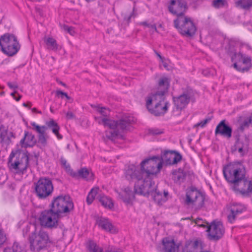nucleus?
Returning <instances> with one entry per match:
<instances>
[{
    "instance_id": "36",
    "label": "nucleus",
    "mask_w": 252,
    "mask_h": 252,
    "mask_svg": "<svg viewBox=\"0 0 252 252\" xmlns=\"http://www.w3.org/2000/svg\"><path fill=\"white\" fill-rule=\"evenodd\" d=\"M8 241V234L2 228H0V249L6 244Z\"/></svg>"
},
{
    "instance_id": "12",
    "label": "nucleus",
    "mask_w": 252,
    "mask_h": 252,
    "mask_svg": "<svg viewBox=\"0 0 252 252\" xmlns=\"http://www.w3.org/2000/svg\"><path fill=\"white\" fill-rule=\"evenodd\" d=\"M152 177L148 182H146V185L142 189H139L138 194L144 196H149L151 195L155 202L158 204H162L165 201V197L162 196V194L157 190V186L153 181Z\"/></svg>"
},
{
    "instance_id": "22",
    "label": "nucleus",
    "mask_w": 252,
    "mask_h": 252,
    "mask_svg": "<svg viewBox=\"0 0 252 252\" xmlns=\"http://www.w3.org/2000/svg\"><path fill=\"white\" fill-rule=\"evenodd\" d=\"M170 6L177 13L182 12L185 14V12L187 9V3L185 0H171L170 4L168 7L169 12Z\"/></svg>"
},
{
    "instance_id": "17",
    "label": "nucleus",
    "mask_w": 252,
    "mask_h": 252,
    "mask_svg": "<svg viewBox=\"0 0 252 252\" xmlns=\"http://www.w3.org/2000/svg\"><path fill=\"white\" fill-rule=\"evenodd\" d=\"M225 122V120H223L217 126L215 134H220L229 139L232 136V129Z\"/></svg>"
},
{
    "instance_id": "34",
    "label": "nucleus",
    "mask_w": 252,
    "mask_h": 252,
    "mask_svg": "<svg viewBox=\"0 0 252 252\" xmlns=\"http://www.w3.org/2000/svg\"><path fill=\"white\" fill-rule=\"evenodd\" d=\"M99 201L101 202L102 206L105 208L108 209H112L113 207L114 204L111 199L106 196H100L99 198Z\"/></svg>"
},
{
    "instance_id": "35",
    "label": "nucleus",
    "mask_w": 252,
    "mask_h": 252,
    "mask_svg": "<svg viewBox=\"0 0 252 252\" xmlns=\"http://www.w3.org/2000/svg\"><path fill=\"white\" fill-rule=\"evenodd\" d=\"M61 164L63 166L67 172H68L72 177L75 176L76 175V174H75V172H74L71 168L70 165L67 163V161L64 158H61Z\"/></svg>"
},
{
    "instance_id": "47",
    "label": "nucleus",
    "mask_w": 252,
    "mask_h": 252,
    "mask_svg": "<svg viewBox=\"0 0 252 252\" xmlns=\"http://www.w3.org/2000/svg\"><path fill=\"white\" fill-rule=\"evenodd\" d=\"M63 28L65 31H67V32H68L71 35H73L75 33L74 29L71 27H68V26L64 25L63 26Z\"/></svg>"
},
{
    "instance_id": "11",
    "label": "nucleus",
    "mask_w": 252,
    "mask_h": 252,
    "mask_svg": "<svg viewBox=\"0 0 252 252\" xmlns=\"http://www.w3.org/2000/svg\"><path fill=\"white\" fill-rule=\"evenodd\" d=\"M30 249L33 252H39L45 248L50 243L48 234L43 230H40L37 233L32 232L30 236Z\"/></svg>"
},
{
    "instance_id": "50",
    "label": "nucleus",
    "mask_w": 252,
    "mask_h": 252,
    "mask_svg": "<svg viewBox=\"0 0 252 252\" xmlns=\"http://www.w3.org/2000/svg\"><path fill=\"white\" fill-rule=\"evenodd\" d=\"M99 190L98 188H94L91 189L89 193V195H92L94 197L96 196L97 193V191Z\"/></svg>"
},
{
    "instance_id": "5",
    "label": "nucleus",
    "mask_w": 252,
    "mask_h": 252,
    "mask_svg": "<svg viewBox=\"0 0 252 252\" xmlns=\"http://www.w3.org/2000/svg\"><path fill=\"white\" fill-rule=\"evenodd\" d=\"M134 122V118L130 116L123 117L119 120L115 121L108 118H102L101 123L111 129L105 131L106 137L111 141H114L120 134V130H124Z\"/></svg>"
},
{
    "instance_id": "13",
    "label": "nucleus",
    "mask_w": 252,
    "mask_h": 252,
    "mask_svg": "<svg viewBox=\"0 0 252 252\" xmlns=\"http://www.w3.org/2000/svg\"><path fill=\"white\" fill-rule=\"evenodd\" d=\"M206 231L208 232L209 239L216 241L222 237L224 233V228L221 222L213 220L207 226Z\"/></svg>"
},
{
    "instance_id": "62",
    "label": "nucleus",
    "mask_w": 252,
    "mask_h": 252,
    "mask_svg": "<svg viewBox=\"0 0 252 252\" xmlns=\"http://www.w3.org/2000/svg\"><path fill=\"white\" fill-rule=\"evenodd\" d=\"M32 112H36V113H39V114H41V113H42L41 111H38V110H37V109H36V108H33L32 109Z\"/></svg>"
},
{
    "instance_id": "59",
    "label": "nucleus",
    "mask_w": 252,
    "mask_h": 252,
    "mask_svg": "<svg viewBox=\"0 0 252 252\" xmlns=\"http://www.w3.org/2000/svg\"><path fill=\"white\" fill-rule=\"evenodd\" d=\"M154 52L155 54L157 55V56L159 58L160 61L164 59V58L160 55V54L156 50H155Z\"/></svg>"
},
{
    "instance_id": "52",
    "label": "nucleus",
    "mask_w": 252,
    "mask_h": 252,
    "mask_svg": "<svg viewBox=\"0 0 252 252\" xmlns=\"http://www.w3.org/2000/svg\"><path fill=\"white\" fill-rule=\"evenodd\" d=\"M66 117L68 119H73L75 117L74 114L70 111H68L66 113Z\"/></svg>"
},
{
    "instance_id": "25",
    "label": "nucleus",
    "mask_w": 252,
    "mask_h": 252,
    "mask_svg": "<svg viewBox=\"0 0 252 252\" xmlns=\"http://www.w3.org/2000/svg\"><path fill=\"white\" fill-rule=\"evenodd\" d=\"M96 224L99 227L105 231H109L111 233H115L116 232L115 229L114 228V226L108 219L103 218H98L96 220Z\"/></svg>"
},
{
    "instance_id": "61",
    "label": "nucleus",
    "mask_w": 252,
    "mask_h": 252,
    "mask_svg": "<svg viewBox=\"0 0 252 252\" xmlns=\"http://www.w3.org/2000/svg\"><path fill=\"white\" fill-rule=\"evenodd\" d=\"M163 193L164 194H162V196L165 197L166 201L167 199V196L168 195V192L167 191L164 190Z\"/></svg>"
},
{
    "instance_id": "40",
    "label": "nucleus",
    "mask_w": 252,
    "mask_h": 252,
    "mask_svg": "<svg viewBox=\"0 0 252 252\" xmlns=\"http://www.w3.org/2000/svg\"><path fill=\"white\" fill-rule=\"evenodd\" d=\"M97 111L103 117V118H107L106 117L109 115V110L105 107H98Z\"/></svg>"
},
{
    "instance_id": "14",
    "label": "nucleus",
    "mask_w": 252,
    "mask_h": 252,
    "mask_svg": "<svg viewBox=\"0 0 252 252\" xmlns=\"http://www.w3.org/2000/svg\"><path fill=\"white\" fill-rule=\"evenodd\" d=\"M31 125L34 127L35 130L39 133L37 146L40 148L46 147L47 145V139L48 136L46 135L45 132L47 127L44 126H40L35 122L32 123Z\"/></svg>"
},
{
    "instance_id": "41",
    "label": "nucleus",
    "mask_w": 252,
    "mask_h": 252,
    "mask_svg": "<svg viewBox=\"0 0 252 252\" xmlns=\"http://www.w3.org/2000/svg\"><path fill=\"white\" fill-rule=\"evenodd\" d=\"M252 123V119L251 117L245 120L241 124L240 129L241 130H243L245 128L248 127L250 124Z\"/></svg>"
},
{
    "instance_id": "24",
    "label": "nucleus",
    "mask_w": 252,
    "mask_h": 252,
    "mask_svg": "<svg viewBox=\"0 0 252 252\" xmlns=\"http://www.w3.org/2000/svg\"><path fill=\"white\" fill-rule=\"evenodd\" d=\"M162 242L164 252H179V246L176 244L174 240L163 238Z\"/></svg>"
},
{
    "instance_id": "54",
    "label": "nucleus",
    "mask_w": 252,
    "mask_h": 252,
    "mask_svg": "<svg viewBox=\"0 0 252 252\" xmlns=\"http://www.w3.org/2000/svg\"><path fill=\"white\" fill-rule=\"evenodd\" d=\"M7 85L11 89H17L18 88V86L16 84H13L11 82H8Z\"/></svg>"
},
{
    "instance_id": "44",
    "label": "nucleus",
    "mask_w": 252,
    "mask_h": 252,
    "mask_svg": "<svg viewBox=\"0 0 252 252\" xmlns=\"http://www.w3.org/2000/svg\"><path fill=\"white\" fill-rule=\"evenodd\" d=\"M212 117L206 118L203 121H201L200 122L196 124L194 126H200L201 127H203L206 125V124H207L209 122H210L211 121V120L212 119Z\"/></svg>"
},
{
    "instance_id": "33",
    "label": "nucleus",
    "mask_w": 252,
    "mask_h": 252,
    "mask_svg": "<svg viewBox=\"0 0 252 252\" xmlns=\"http://www.w3.org/2000/svg\"><path fill=\"white\" fill-rule=\"evenodd\" d=\"M44 41L48 47V49L53 51L58 50L59 45L54 38L52 37L45 38Z\"/></svg>"
},
{
    "instance_id": "60",
    "label": "nucleus",
    "mask_w": 252,
    "mask_h": 252,
    "mask_svg": "<svg viewBox=\"0 0 252 252\" xmlns=\"http://www.w3.org/2000/svg\"><path fill=\"white\" fill-rule=\"evenodd\" d=\"M133 14H130L127 17H125V19L126 21L128 23H129L130 21L131 18Z\"/></svg>"
},
{
    "instance_id": "49",
    "label": "nucleus",
    "mask_w": 252,
    "mask_h": 252,
    "mask_svg": "<svg viewBox=\"0 0 252 252\" xmlns=\"http://www.w3.org/2000/svg\"><path fill=\"white\" fill-rule=\"evenodd\" d=\"M202 220L200 218H197L195 220H194V222L197 224L199 227H203V228H207V226L208 225H209V224L207 223V224H203V223H201V224H200L199 223V220Z\"/></svg>"
},
{
    "instance_id": "53",
    "label": "nucleus",
    "mask_w": 252,
    "mask_h": 252,
    "mask_svg": "<svg viewBox=\"0 0 252 252\" xmlns=\"http://www.w3.org/2000/svg\"><path fill=\"white\" fill-rule=\"evenodd\" d=\"M151 133L155 135H158L162 133V132L158 129H152L151 130Z\"/></svg>"
},
{
    "instance_id": "48",
    "label": "nucleus",
    "mask_w": 252,
    "mask_h": 252,
    "mask_svg": "<svg viewBox=\"0 0 252 252\" xmlns=\"http://www.w3.org/2000/svg\"><path fill=\"white\" fill-rule=\"evenodd\" d=\"M244 64H249L250 68L251 66V59L249 57H244L241 62Z\"/></svg>"
},
{
    "instance_id": "43",
    "label": "nucleus",
    "mask_w": 252,
    "mask_h": 252,
    "mask_svg": "<svg viewBox=\"0 0 252 252\" xmlns=\"http://www.w3.org/2000/svg\"><path fill=\"white\" fill-rule=\"evenodd\" d=\"M234 63L233 64V66L237 70L242 72H244L245 71H248L250 69V67H246L242 68L241 67L238 66L237 63H238L236 62H234Z\"/></svg>"
},
{
    "instance_id": "29",
    "label": "nucleus",
    "mask_w": 252,
    "mask_h": 252,
    "mask_svg": "<svg viewBox=\"0 0 252 252\" xmlns=\"http://www.w3.org/2000/svg\"><path fill=\"white\" fill-rule=\"evenodd\" d=\"M172 173L173 175L172 179L175 182L183 181L186 176V173L181 168L173 170Z\"/></svg>"
},
{
    "instance_id": "39",
    "label": "nucleus",
    "mask_w": 252,
    "mask_h": 252,
    "mask_svg": "<svg viewBox=\"0 0 252 252\" xmlns=\"http://www.w3.org/2000/svg\"><path fill=\"white\" fill-rule=\"evenodd\" d=\"M245 56L241 53H235L231 57L232 62H236L238 63H241Z\"/></svg>"
},
{
    "instance_id": "37",
    "label": "nucleus",
    "mask_w": 252,
    "mask_h": 252,
    "mask_svg": "<svg viewBox=\"0 0 252 252\" xmlns=\"http://www.w3.org/2000/svg\"><path fill=\"white\" fill-rule=\"evenodd\" d=\"M88 248L90 252H103V249L93 241L89 242Z\"/></svg>"
},
{
    "instance_id": "20",
    "label": "nucleus",
    "mask_w": 252,
    "mask_h": 252,
    "mask_svg": "<svg viewBox=\"0 0 252 252\" xmlns=\"http://www.w3.org/2000/svg\"><path fill=\"white\" fill-rule=\"evenodd\" d=\"M166 93L158 90L155 93L152 94L147 97L146 100V106L149 107V105H151L152 103H165V94Z\"/></svg>"
},
{
    "instance_id": "18",
    "label": "nucleus",
    "mask_w": 252,
    "mask_h": 252,
    "mask_svg": "<svg viewBox=\"0 0 252 252\" xmlns=\"http://www.w3.org/2000/svg\"><path fill=\"white\" fill-rule=\"evenodd\" d=\"M153 104H154V107H152L151 105L147 108L151 114L156 116L164 115L166 113L170 105L168 102H166L164 103L156 102Z\"/></svg>"
},
{
    "instance_id": "6",
    "label": "nucleus",
    "mask_w": 252,
    "mask_h": 252,
    "mask_svg": "<svg viewBox=\"0 0 252 252\" xmlns=\"http://www.w3.org/2000/svg\"><path fill=\"white\" fill-rule=\"evenodd\" d=\"M7 165L10 171L23 175L29 165V157L26 153L19 150L12 151L9 156Z\"/></svg>"
},
{
    "instance_id": "56",
    "label": "nucleus",
    "mask_w": 252,
    "mask_h": 252,
    "mask_svg": "<svg viewBox=\"0 0 252 252\" xmlns=\"http://www.w3.org/2000/svg\"><path fill=\"white\" fill-rule=\"evenodd\" d=\"M161 62H162V64H163V66H164V67L165 68H166L167 70H169V68H168V64L167 63H166V62H165L164 61V59H163L161 61Z\"/></svg>"
},
{
    "instance_id": "55",
    "label": "nucleus",
    "mask_w": 252,
    "mask_h": 252,
    "mask_svg": "<svg viewBox=\"0 0 252 252\" xmlns=\"http://www.w3.org/2000/svg\"><path fill=\"white\" fill-rule=\"evenodd\" d=\"M3 252H15L12 249V248H10L9 247H7L5 248L3 250Z\"/></svg>"
},
{
    "instance_id": "32",
    "label": "nucleus",
    "mask_w": 252,
    "mask_h": 252,
    "mask_svg": "<svg viewBox=\"0 0 252 252\" xmlns=\"http://www.w3.org/2000/svg\"><path fill=\"white\" fill-rule=\"evenodd\" d=\"M185 246L186 247H190V248L194 250L198 248H200L202 250L203 248L202 242L201 240L198 239L188 241Z\"/></svg>"
},
{
    "instance_id": "42",
    "label": "nucleus",
    "mask_w": 252,
    "mask_h": 252,
    "mask_svg": "<svg viewBox=\"0 0 252 252\" xmlns=\"http://www.w3.org/2000/svg\"><path fill=\"white\" fill-rule=\"evenodd\" d=\"M15 252H24L23 248L17 242H14L12 247Z\"/></svg>"
},
{
    "instance_id": "28",
    "label": "nucleus",
    "mask_w": 252,
    "mask_h": 252,
    "mask_svg": "<svg viewBox=\"0 0 252 252\" xmlns=\"http://www.w3.org/2000/svg\"><path fill=\"white\" fill-rule=\"evenodd\" d=\"M45 126L47 128H49L52 129V132L56 135L58 139L63 138V136L61 135L59 131L60 130V126L58 124L53 120L51 119L49 121L46 122Z\"/></svg>"
},
{
    "instance_id": "8",
    "label": "nucleus",
    "mask_w": 252,
    "mask_h": 252,
    "mask_svg": "<svg viewBox=\"0 0 252 252\" xmlns=\"http://www.w3.org/2000/svg\"><path fill=\"white\" fill-rule=\"evenodd\" d=\"M0 47L3 54L12 57L19 51L21 45L15 35L6 33L0 37Z\"/></svg>"
},
{
    "instance_id": "64",
    "label": "nucleus",
    "mask_w": 252,
    "mask_h": 252,
    "mask_svg": "<svg viewBox=\"0 0 252 252\" xmlns=\"http://www.w3.org/2000/svg\"><path fill=\"white\" fill-rule=\"evenodd\" d=\"M187 252H195V250H194L193 249V250H189V251H187Z\"/></svg>"
},
{
    "instance_id": "1",
    "label": "nucleus",
    "mask_w": 252,
    "mask_h": 252,
    "mask_svg": "<svg viewBox=\"0 0 252 252\" xmlns=\"http://www.w3.org/2000/svg\"><path fill=\"white\" fill-rule=\"evenodd\" d=\"M49 207L41 212L38 220L41 226L54 229L58 226L62 214H68L73 210L74 204L69 196L61 195L54 197Z\"/></svg>"
},
{
    "instance_id": "38",
    "label": "nucleus",
    "mask_w": 252,
    "mask_h": 252,
    "mask_svg": "<svg viewBox=\"0 0 252 252\" xmlns=\"http://www.w3.org/2000/svg\"><path fill=\"white\" fill-rule=\"evenodd\" d=\"M226 3L225 0H213L212 6L215 8H220L223 7Z\"/></svg>"
},
{
    "instance_id": "19",
    "label": "nucleus",
    "mask_w": 252,
    "mask_h": 252,
    "mask_svg": "<svg viewBox=\"0 0 252 252\" xmlns=\"http://www.w3.org/2000/svg\"><path fill=\"white\" fill-rule=\"evenodd\" d=\"M246 211V207L241 204L234 203L230 209V213L227 216L228 221L232 223L237 216Z\"/></svg>"
},
{
    "instance_id": "2",
    "label": "nucleus",
    "mask_w": 252,
    "mask_h": 252,
    "mask_svg": "<svg viewBox=\"0 0 252 252\" xmlns=\"http://www.w3.org/2000/svg\"><path fill=\"white\" fill-rule=\"evenodd\" d=\"M225 180L233 185L232 189L237 195L246 197L252 193V181L246 177L244 166L238 161L229 163L223 168Z\"/></svg>"
},
{
    "instance_id": "21",
    "label": "nucleus",
    "mask_w": 252,
    "mask_h": 252,
    "mask_svg": "<svg viewBox=\"0 0 252 252\" xmlns=\"http://www.w3.org/2000/svg\"><path fill=\"white\" fill-rule=\"evenodd\" d=\"M36 142L34 135L28 131H24V136L20 141L22 147L24 148L32 147Z\"/></svg>"
},
{
    "instance_id": "31",
    "label": "nucleus",
    "mask_w": 252,
    "mask_h": 252,
    "mask_svg": "<svg viewBox=\"0 0 252 252\" xmlns=\"http://www.w3.org/2000/svg\"><path fill=\"white\" fill-rule=\"evenodd\" d=\"M237 7L249 10L252 7V0H239L236 2Z\"/></svg>"
},
{
    "instance_id": "23",
    "label": "nucleus",
    "mask_w": 252,
    "mask_h": 252,
    "mask_svg": "<svg viewBox=\"0 0 252 252\" xmlns=\"http://www.w3.org/2000/svg\"><path fill=\"white\" fill-rule=\"evenodd\" d=\"M249 141L248 138L240 139L238 138L234 145L235 150H238L239 153L243 156L249 150Z\"/></svg>"
},
{
    "instance_id": "27",
    "label": "nucleus",
    "mask_w": 252,
    "mask_h": 252,
    "mask_svg": "<svg viewBox=\"0 0 252 252\" xmlns=\"http://www.w3.org/2000/svg\"><path fill=\"white\" fill-rule=\"evenodd\" d=\"M170 79L166 76L160 77L158 82V90L167 93L170 86Z\"/></svg>"
},
{
    "instance_id": "63",
    "label": "nucleus",
    "mask_w": 252,
    "mask_h": 252,
    "mask_svg": "<svg viewBox=\"0 0 252 252\" xmlns=\"http://www.w3.org/2000/svg\"><path fill=\"white\" fill-rule=\"evenodd\" d=\"M191 2L193 3H197L202 1V0H190Z\"/></svg>"
},
{
    "instance_id": "57",
    "label": "nucleus",
    "mask_w": 252,
    "mask_h": 252,
    "mask_svg": "<svg viewBox=\"0 0 252 252\" xmlns=\"http://www.w3.org/2000/svg\"><path fill=\"white\" fill-rule=\"evenodd\" d=\"M15 93H16V92H13V93H11V96H12L14 97V98L16 101H19V100L21 99V96H21V95H19L18 97V98H17V97H16L15 96Z\"/></svg>"
},
{
    "instance_id": "4",
    "label": "nucleus",
    "mask_w": 252,
    "mask_h": 252,
    "mask_svg": "<svg viewBox=\"0 0 252 252\" xmlns=\"http://www.w3.org/2000/svg\"><path fill=\"white\" fill-rule=\"evenodd\" d=\"M182 156L174 151H165L160 156H153L147 158L149 167H150L154 176L160 172L163 164L172 165L180 161Z\"/></svg>"
},
{
    "instance_id": "3",
    "label": "nucleus",
    "mask_w": 252,
    "mask_h": 252,
    "mask_svg": "<svg viewBox=\"0 0 252 252\" xmlns=\"http://www.w3.org/2000/svg\"><path fill=\"white\" fill-rule=\"evenodd\" d=\"M148 160L147 159L143 160L140 163V169L137 170L133 165H130L126 170L125 175L127 180L130 181L134 179L137 180L134 185V191L138 194L139 189H142L146 185V182L154 176L152 169L149 167Z\"/></svg>"
},
{
    "instance_id": "45",
    "label": "nucleus",
    "mask_w": 252,
    "mask_h": 252,
    "mask_svg": "<svg viewBox=\"0 0 252 252\" xmlns=\"http://www.w3.org/2000/svg\"><path fill=\"white\" fill-rule=\"evenodd\" d=\"M56 95L58 96L61 95V96L62 98L63 97H65L66 98V99L68 100H69L71 99V97L67 95V93L63 92L62 91H60V90L57 91L56 92Z\"/></svg>"
},
{
    "instance_id": "26",
    "label": "nucleus",
    "mask_w": 252,
    "mask_h": 252,
    "mask_svg": "<svg viewBox=\"0 0 252 252\" xmlns=\"http://www.w3.org/2000/svg\"><path fill=\"white\" fill-rule=\"evenodd\" d=\"M118 195L119 197L126 204H131L132 200L134 198L133 192L129 188L125 189L124 193H119Z\"/></svg>"
},
{
    "instance_id": "9",
    "label": "nucleus",
    "mask_w": 252,
    "mask_h": 252,
    "mask_svg": "<svg viewBox=\"0 0 252 252\" xmlns=\"http://www.w3.org/2000/svg\"><path fill=\"white\" fill-rule=\"evenodd\" d=\"M34 193L39 199H45L52 195L54 186L49 178L41 177L33 184Z\"/></svg>"
},
{
    "instance_id": "15",
    "label": "nucleus",
    "mask_w": 252,
    "mask_h": 252,
    "mask_svg": "<svg viewBox=\"0 0 252 252\" xmlns=\"http://www.w3.org/2000/svg\"><path fill=\"white\" fill-rule=\"evenodd\" d=\"M15 138V134L9 131L8 127L3 125L0 126V143L2 146H8L12 142V139Z\"/></svg>"
},
{
    "instance_id": "58",
    "label": "nucleus",
    "mask_w": 252,
    "mask_h": 252,
    "mask_svg": "<svg viewBox=\"0 0 252 252\" xmlns=\"http://www.w3.org/2000/svg\"><path fill=\"white\" fill-rule=\"evenodd\" d=\"M23 106L28 107L29 108H30L32 106V103L31 102H28V103H23Z\"/></svg>"
},
{
    "instance_id": "7",
    "label": "nucleus",
    "mask_w": 252,
    "mask_h": 252,
    "mask_svg": "<svg viewBox=\"0 0 252 252\" xmlns=\"http://www.w3.org/2000/svg\"><path fill=\"white\" fill-rule=\"evenodd\" d=\"M170 12L177 16L174 20V26L179 32L183 35L187 37L193 36L196 32V27L189 17L186 16L182 13H177L172 7H169Z\"/></svg>"
},
{
    "instance_id": "51",
    "label": "nucleus",
    "mask_w": 252,
    "mask_h": 252,
    "mask_svg": "<svg viewBox=\"0 0 252 252\" xmlns=\"http://www.w3.org/2000/svg\"><path fill=\"white\" fill-rule=\"evenodd\" d=\"M94 197L92 195H89L88 194L87 197V202L88 204H91L93 200H94Z\"/></svg>"
},
{
    "instance_id": "16",
    "label": "nucleus",
    "mask_w": 252,
    "mask_h": 252,
    "mask_svg": "<svg viewBox=\"0 0 252 252\" xmlns=\"http://www.w3.org/2000/svg\"><path fill=\"white\" fill-rule=\"evenodd\" d=\"M191 94L188 91L183 92L177 97H173L174 105L177 109L182 110L189 102Z\"/></svg>"
},
{
    "instance_id": "46",
    "label": "nucleus",
    "mask_w": 252,
    "mask_h": 252,
    "mask_svg": "<svg viewBox=\"0 0 252 252\" xmlns=\"http://www.w3.org/2000/svg\"><path fill=\"white\" fill-rule=\"evenodd\" d=\"M140 24L141 25H143V26H146V27H148L150 28H151L152 29H153L154 31L157 32L158 31H157V27H156V25L155 24H153V25H151V24H150L149 23H148L147 22H142L140 23Z\"/></svg>"
},
{
    "instance_id": "10",
    "label": "nucleus",
    "mask_w": 252,
    "mask_h": 252,
    "mask_svg": "<svg viewBox=\"0 0 252 252\" xmlns=\"http://www.w3.org/2000/svg\"><path fill=\"white\" fill-rule=\"evenodd\" d=\"M205 195L195 188H191L186 194L185 202L186 205L191 206L195 210H200L204 205Z\"/></svg>"
},
{
    "instance_id": "30",
    "label": "nucleus",
    "mask_w": 252,
    "mask_h": 252,
    "mask_svg": "<svg viewBox=\"0 0 252 252\" xmlns=\"http://www.w3.org/2000/svg\"><path fill=\"white\" fill-rule=\"evenodd\" d=\"M76 175L74 177H80L82 178L87 179V180H91L93 179V174L90 172L89 170L86 168H82L80 169L77 172H75Z\"/></svg>"
}]
</instances>
